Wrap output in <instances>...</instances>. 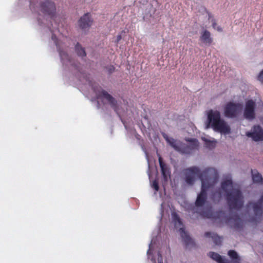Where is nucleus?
Listing matches in <instances>:
<instances>
[{"mask_svg": "<svg viewBox=\"0 0 263 263\" xmlns=\"http://www.w3.org/2000/svg\"><path fill=\"white\" fill-rule=\"evenodd\" d=\"M185 181L190 185H193L196 177L199 178L202 183L201 190L197 196L195 201L197 207L204 205L207 199V191L213 189L218 179L217 173L212 168L205 169L203 172L195 166L187 168L184 171Z\"/></svg>", "mask_w": 263, "mask_h": 263, "instance_id": "obj_1", "label": "nucleus"}, {"mask_svg": "<svg viewBox=\"0 0 263 263\" xmlns=\"http://www.w3.org/2000/svg\"><path fill=\"white\" fill-rule=\"evenodd\" d=\"M221 189L226 193V200L230 210H240L244 204V198L239 189H233V182L231 179L221 182Z\"/></svg>", "mask_w": 263, "mask_h": 263, "instance_id": "obj_2", "label": "nucleus"}, {"mask_svg": "<svg viewBox=\"0 0 263 263\" xmlns=\"http://www.w3.org/2000/svg\"><path fill=\"white\" fill-rule=\"evenodd\" d=\"M210 126L216 132L224 134L230 133V127L223 119H221L220 112L217 110L209 111L207 128Z\"/></svg>", "mask_w": 263, "mask_h": 263, "instance_id": "obj_3", "label": "nucleus"}, {"mask_svg": "<svg viewBox=\"0 0 263 263\" xmlns=\"http://www.w3.org/2000/svg\"><path fill=\"white\" fill-rule=\"evenodd\" d=\"M247 207L248 209L252 208L253 209L254 216L252 218V221L259 222L263 214V195L261 196L257 202H249Z\"/></svg>", "mask_w": 263, "mask_h": 263, "instance_id": "obj_4", "label": "nucleus"}, {"mask_svg": "<svg viewBox=\"0 0 263 263\" xmlns=\"http://www.w3.org/2000/svg\"><path fill=\"white\" fill-rule=\"evenodd\" d=\"M40 11L46 15L49 16L52 19H54L55 16L56 8L54 2L45 0L40 4Z\"/></svg>", "mask_w": 263, "mask_h": 263, "instance_id": "obj_5", "label": "nucleus"}, {"mask_svg": "<svg viewBox=\"0 0 263 263\" xmlns=\"http://www.w3.org/2000/svg\"><path fill=\"white\" fill-rule=\"evenodd\" d=\"M241 108V105L240 103L229 102L224 107V116L229 118H235Z\"/></svg>", "mask_w": 263, "mask_h": 263, "instance_id": "obj_6", "label": "nucleus"}, {"mask_svg": "<svg viewBox=\"0 0 263 263\" xmlns=\"http://www.w3.org/2000/svg\"><path fill=\"white\" fill-rule=\"evenodd\" d=\"M226 223L231 228L240 230L242 228L243 222L237 214H230L226 219Z\"/></svg>", "mask_w": 263, "mask_h": 263, "instance_id": "obj_7", "label": "nucleus"}, {"mask_svg": "<svg viewBox=\"0 0 263 263\" xmlns=\"http://www.w3.org/2000/svg\"><path fill=\"white\" fill-rule=\"evenodd\" d=\"M98 97L101 99H105L110 104L114 110L118 114L117 101V100L106 91L101 89L98 92H96Z\"/></svg>", "mask_w": 263, "mask_h": 263, "instance_id": "obj_8", "label": "nucleus"}, {"mask_svg": "<svg viewBox=\"0 0 263 263\" xmlns=\"http://www.w3.org/2000/svg\"><path fill=\"white\" fill-rule=\"evenodd\" d=\"M256 104L252 100H249L246 102L243 116L249 120H252L255 117V108Z\"/></svg>", "mask_w": 263, "mask_h": 263, "instance_id": "obj_9", "label": "nucleus"}, {"mask_svg": "<svg viewBox=\"0 0 263 263\" xmlns=\"http://www.w3.org/2000/svg\"><path fill=\"white\" fill-rule=\"evenodd\" d=\"M246 135L254 141H263V129L259 125H254L252 131L247 132Z\"/></svg>", "mask_w": 263, "mask_h": 263, "instance_id": "obj_10", "label": "nucleus"}, {"mask_svg": "<svg viewBox=\"0 0 263 263\" xmlns=\"http://www.w3.org/2000/svg\"><path fill=\"white\" fill-rule=\"evenodd\" d=\"M92 20L89 13L85 14L79 21L80 27L82 29L88 28L91 25Z\"/></svg>", "mask_w": 263, "mask_h": 263, "instance_id": "obj_11", "label": "nucleus"}, {"mask_svg": "<svg viewBox=\"0 0 263 263\" xmlns=\"http://www.w3.org/2000/svg\"><path fill=\"white\" fill-rule=\"evenodd\" d=\"M159 163L161 168V173L165 180H167L168 177H170V171L166 165L163 162L161 156L159 157Z\"/></svg>", "mask_w": 263, "mask_h": 263, "instance_id": "obj_12", "label": "nucleus"}, {"mask_svg": "<svg viewBox=\"0 0 263 263\" xmlns=\"http://www.w3.org/2000/svg\"><path fill=\"white\" fill-rule=\"evenodd\" d=\"M179 231L180 233V235L182 238L183 239V242L185 243L186 247L187 246H193L194 245V242L192 239L190 237V236L187 234V233L185 231L184 229L180 228L179 229Z\"/></svg>", "mask_w": 263, "mask_h": 263, "instance_id": "obj_13", "label": "nucleus"}, {"mask_svg": "<svg viewBox=\"0 0 263 263\" xmlns=\"http://www.w3.org/2000/svg\"><path fill=\"white\" fill-rule=\"evenodd\" d=\"M200 40L204 44L210 45L213 41L212 38L211 37L210 32L206 30L201 32Z\"/></svg>", "mask_w": 263, "mask_h": 263, "instance_id": "obj_14", "label": "nucleus"}, {"mask_svg": "<svg viewBox=\"0 0 263 263\" xmlns=\"http://www.w3.org/2000/svg\"><path fill=\"white\" fill-rule=\"evenodd\" d=\"M208 255L211 258L216 261L218 263H229V261L228 259L222 257L221 255L217 253L210 252Z\"/></svg>", "mask_w": 263, "mask_h": 263, "instance_id": "obj_15", "label": "nucleus"}, {"mask_svg": "<svg viewBox=\"0 0 263 263\" xmlns=\"http://www.w3.org/2000/svg\"><path fill=\"white\" fill-rule=\"evenodd\" d=\"M204 236L206 237H211L216 245H220L221 243L222 237L218 236L216 234L207 232L205 233Z\"/></svg>", "mask_w": 263, "mask_h": 263, "instance_id": "obj_16", "label": "nucleus"}, {"mask_svg": "<svg viewBox=\"0 0 263 263\" xmlns=\"http://www.w3.org/2000/svg\"><path fill=\"white\" fill-rule=\"evenodd\" d=\"M252 179L254 182L255 183H262V177L260 174L257 172L256 170H251Z\"/></svg>", "mask_w": 263, "mask_h": 263, "instance_id": "obj_17", "label": "nucleus"}, {"mask_svg": "<svg viewBox=\"0 0 263 263\" xmlns=\"http://www.w3.org/2000/svg\"><path fill=\"white\" fill-rule=\"evenodd\" d=\"M228 255L233 260V263H240V259L237 253L234 250H230L228 252Z\"/></svg>", "mask_w": 263, "mask_h": 263, "instance_id": "obj_18", "label": "nucleus"}, {"mask_svg": "<svg viewBox=\"0 0 263 263\" xmlns=\"http://www.w3.org/2000/svg\"><path fill=\"white\" fill-rule=\"evenodd\" d=\"M187 141L190 142V144L188 146L193 151V150L196 149L198 148L199 147V142L198 140L196 139H188L186 140Z\"/></svg>", "mask_w": 263, "mask_h": 263, "instance_id": "obj_19", "label": "nucleus"}, {"mask_svg": "<svg viewBox=\"0 0 263 263\" xmlns=\"http://www.w3.org/2000/svg\"><path fill=\"white\" fill-rule=\"evenodd\" d=\"M76 51L77 53V54L79 56L81 57H85L86 52L84 50V48L82 47L79 43H77L75 47Z\"/></svg>", "mask_w": 263, "mask_h": 263, "instance_id": "obj_20", "label": "nucleus"}, {"mask_svg": "<svg viewBox=\"0 0 263 263\" xmlns=\"http://www.w3.org/2000/svg\"><path fill=\"white\" fill-rule=\"evenodd\" d=\"M165 140L167 142V143H168L172 147H173L175 150L178 152L180 151V146H178L176 144V142L174 139L172 138L170 139L167 137L165 138Z\"/></svg>", "mask_w": 263, "mask_h": 263, "instance_id": "obj_21", "label": "nucleus"}, {"mask_svg": "<svg viewBox=\"0 0 263 263\" xmlns=\"http://www.w3.org/2000/svg\"><path fill=\"white\" fill-rule=\"evenodd\" d=\"M180 151L179 152L182 154H190L192 152V151L187 144H181L180 146Z\"/></svg>", "mask_w": 263, "mask_h": 263, "instance_id": "obj_22", "label": "nucleus"}, {"mask_svg": "<svg viewBox=\"0 0 263 263\" xmlns=\"http://www.w3.org/2000/svg\"><path fill=\"white\" fill-rule=\"evenodd\" d=\"M60 55L61 58L62 60L64 61L65 60H67L70 63L72 62L71 61V59L69 57V55L65 52L60 51H59Z\"/></svg>", "mask_w": 263, "mask_h": 263, "instance_id": "obj_23", "label": "nucleus"}, {"mask_svg": "<svg viewBox=\"0 0 263 263\" xmlns=\"http://www.w3.org/2000/svg\"><path fill=\"white\" fill-rule=\"evenodd\" d=\"M205 145L206 147H207L210 149H212L215 147V145H216L215 142H214L213 141H211L210 140H205Z\"/></svg>", "mask_w": 263, "mask_h": 263, "instance_id": "obj_24", "label": "nucleus"}, {"mask_svg": "<svg viewBox=\"0 0 263 263\" xmlns=\"http://www.w3.org/2000/svg\"><path fill=\"white\" fill-rule=\"evenodd\" d=\"M200 215L203 217H206V218H210L212 216V213L210 210H208L205 212H202L200 213Z\"/></svg>", "mask_w": 263, "mask_h": 263, "instance_id": "obj_25", "label": "nucleus"}, {"mask_svg": "<svg viewBox=\"0 0 263 263\" xmlns=\"http://www.w3.org/2000/svg\"><path fill=\"white\" fill-rule=\"evenodd\" d=\"M152 187L155 189L156 191H158L159 189L158 182L157 180H154L152 184Z\"/></svg>", "mask_w": 263, "mask_h": 263, "instance_id": "obj_26", "label": "nucleus"}, {"mask_svg": "<svg viewBox=\"0 0 263 263\" xmlns=\"http://www.w3.org/2000/svg\"><path fill=\"white\" fill-rule=\"evenodd\" d=\"M257 80L263 83V69L259 73L257 76Z\"/></svg>", "mask_w": 263, "mask_h": 263, "instance_id": "obj_27", "label": "nucleus"}, {"mask_svg": "<svg viewBox=\"0 0 263 263\" xmlns=\"http://www.w3.org/2000/svg\"><path fill=\"white\" fill-rule=\"evenodd\" d=\"M158 263H163L162 256L160 252H158Z\"/></svg>", "mask_w": 263, "mask_h": 263, "instance_id": "obj_28", "label": "nucleus"}, {"mask_svg": "<svg viewBox=\"0 0 263 263\" xmlns=\"http://www.w3.org/2000/svg\"><path fill=\"white\" fill-rule=\"evenodd\" d=\"M121 39H122V35H121V34H118L117 36V38H116V41H115V43L118 44L119 43V42L121 41Z\"/></svg>", "mask_w": 263, "mask_h": 263, "instance_id": "obj_29", "label": "nucleus"}, {"mask_svg": "<svg viewBox=\"0 0 263 263\" xmlns=\"http://www.w3.org/2000/svg\"><path fill=\"white\" fill-rule=\"evenodd\" d=\"M115 68L114 66L111 65L108 67V71L109 73H112L115 71Z\"/></svg>", "mask_w": 263, "mask_h": 263, "instance_id": "obj_30", "label": "nucleus"}, {"mask_svg": "<svg viewBox=\"0 0 263 263\" xmlns=\"http://www.w3.org/2000/svg\"><path fill=\"white\" fill-rule=\"evenodd\" d=\"M30 8L32 11H35L34 5L32 1L30 2Z\"/></svg>", "mask_w": 263, "mask_h": 263, "instance_id": "obj_31", "label": "nucleus"}, {"mask_svg": "<svg viewBox=\"0 0 263 263\" xmlns=\"http://www.w3.org/2000/svg\"><path fill=\"white\" fill-rule=\"evenodd\" d=\"M212 27L214 29H216L217 27V23L216 22V21L215 20H213L212 21Z\"/></svg>", "mask_w": 263, "mask_h": 263, "instance_id": "obj_32", "label": "nucleus"}, {"mask_svg": "<svg viewBox=\"0 0 263 263\" xmlns=\"http://www.w3.org/2000/svg\"><path fill=\"white\" fill-rule=\"evenodd\" d=\"M219 190H220V189H219V190H218V192H216L215 193H214L213 194V197H215L216 196V194H218V197H219V198H221V195L220 192H219Z\"/></svg>", "mask_w": 263, "mask_h": 263, "instance_id": "obj_33", "label": "nucleus"}, {"mask_svg": "<svg viewBox=\"0 0 263 263\" xmlns=\"http://www.w3.org/2000/svg\"><path fill=\"white\" fill-rule=\"evenodd\" d=\"M215 29H217V30L219 32H221L222 30V28L219 26L216 27Z\"/></svg>", "mask_w": 263, "mask_h": 263, "instance_id": "obj_34", "label": "nucleus"}, {"mask_svg": "<svg viewBox=\"0 0 263 263\" xmlns=\"http://www.w3.org/2000/svg\"><path fill=\"white\" fill-rule=\"evenodd\" d=\"M211 13H209V18H210V17H211Z\"/></svg>", "mask_w": 263, "mask_h": 263, "instance_id": "obj_35", "label": "nucleus"}, {"mask_svg": "<svg viewBox=\"0 0 263 263\" xmlns=\"http://www.w3.org/2000/svg\"><path fill=\"white\" fill-rule=\"evenodd\" d=\"M149 252H150V250L149 249V250L147 251V254H149Z\"/></svg>", "mask_w": 263, "mask_h": 263, "instance_id": "obj_36", "label": "nucleus"}, {"mask_svg": "<svg viewBox=\"0 0 263 263\" xmlns=\"http://www.w3.org/2000/svg\"><path fill=\"white\" fill-rule=\"evenodd\" d=\"M152 260H153V261H154V263H156V260H155V259H152Z\"/></svg>", "mask_w": 263, "mask_h": 263, "instance_id": "obj_37", "label": "nucleus"}]
</instances>
